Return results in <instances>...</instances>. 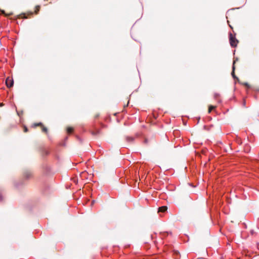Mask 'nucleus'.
Wrapping results in <instances>:
<instances>
[{"label": "nucleus", "instance_id": "obj_1", "mask_svg": "<svg viewBox=\"0 0 259 259\" xmlns=\"http://www.w3.org/2000/svg\"><path fill=\"white\" fill-rule=\"evenodd\" d=\"M229 42L231 46L235 48L237 46L238 40L236 38L235 34L233 35L232 33H229Z\"/></svg>", "mask_w": 259, "mask_h": 259}, {"label": "nucleus", "instance_id": "obj_2", "mask_svg": "<svg viewBox=\"0 0 259 259\" xmlns=\"http://www.w3.org/2000/svg\"><path fill=\"white\" fill-rule=\"evenodd\" d=\"M14 81L12 79L7 78L6 80V84L8 88H11L13 85Z\"/></svg>", "mask_w": 259, "mask_h": 259}, {"label": "nucleus", "instance_id": "obj_3", "mask_svg": "<svg viewBox=\"0 0 259 259\" xmlns=\"http://www.w3.org/2000/svg\"><path fill=\"white\" fill-rule=\"evenodd\" d=\"M126 141L128 143H133L135 141V138L133 137L126 136L125 137Z\"/></svg>", "mask_w": 259, "mask_h": 259}, {"label": "nucleus", "instance_id": "obj_4", "mask_svg": "<svg viewBox=\"0 0 259 259\" xmlns=\"http://www.w3.org/2000/svg\"><path fill=\"white\" fill-rule=\"evenodd\" d=\"M214 99L216 100L218 103L221 102V100L220 99V95L219 93H214Z\"/></svg>", "mask_w": 259, "mask_h": 259}, {"label": "nucleus", "instance_id": "obj_5", "mask_svg": "<svg viewBox=\"0 0 259 259\" xmlns=\"http://www.w3.org/2000/svg\"><path fill=\"white\" fill-rule=\"evenodd\" d=\"M167 206H161V207H159L158 211L159 212H165L167 210Z\"/></svg>", "mask_w": 259, "mask_h": 259}, {"label": "nucleus", "instance_id": "obj_6", "mask_svg": "<svg viewBox=\"0 0 259 259\" xmlns=\"http://www.w3.org/2000/svg\"><path fill=\"white\" fill-rule=\"evenodd\" d=\"M235 63V61H234V62H233V67H232V72L231 73V74L232 75V77L234 78H237L235 75V73H234V70H235V66H234V63Z\"/></svg>", "mask_w": 259, "mask_h": 259}, {"label": "nucleus", "instance_id": "obj_7", "mask_svg": "<svg viewBox=\"0 0 259 259\" xmlns=\"http://www.w3.org/2000/svg\"><path fill=\"white\" fill-rule=\"evenodd\" d=\"M42 125H43V124L41 122H38V123H34L32 125V127H35L36 126H41Z\"/></svg>", "mask_w": 259, "mask_h": 259}, {"label": "nucleus", "instance_id": "obj_8", "mask_svg": "<svg viewBox=\"0 0 259 259\" xmlns=\"http://www.w3.org/2000/svg\"><path fill=\"white\" fill-rule=\"evenodd\" d=\"M41 130L43 132L47 134L48 133V129L46 127H45L44 125L41 126Z\"/></svg>", "mask_w": 259, "mask_h": 259}, {"label": "nucleus", "instance_id": "obj_9", "mask_svg": "<svg viewBox=\"0 0 259 259\" xmlns=\"http://www.w3.org/2000/svg\"><path fill=\"white\" fill-rule=\"evenodd\" d=\"M40 10V6H36L35 7V13L36 14H38L39 11Z\"/></svg>", "mask_w": 259, "mask_h": 259}, {"label": "nucleus", "instance_id": "obj_10", "mask_svg": "<svg viewBox=\"0 0 259 259\" xmlns=\"http://www.w3.org/2000/svg\"><path fill=\"white\" fill-rule=\"evenodd\" d=\"M215 108V106L210 105L208 108V113H210L211 110Z\"/></svg>", "mask_w": 259, "mask_h": 259}, {"label": "nucleus", "instance_id": "obj_11", "mask_svg": "<svg viewBox=\"0 0 259 259\" xmlns=\"http://www.w3.org/2000/svg\"><path fill=\"white\" fill-rule=\"evenodd\" d=\"M73 128L70 127H68L67 129V131L68 134L72 133V132H73Z\"/></svg>", "mask_w": 259, "mask_h": 259}, {"label": "nucleus", "instance_id": "obj_12", "mask_svg": "<svg viewBox=\"0 0 259 259\" xmlns=\"http://www.w3.org/2000/svg\"><path fill=\"white\" fill-rule=\"evenodd\" d=\"M24 132L25 133H26V132H28V128H27V127L26 126H24Z\"/></svg>", "mask_w": 259, "mask_h": 259}, {"label": "nucleus", "instance_id": "obj_13", "mask_svg": "<svg viewBox=\"0 0 259 259\" xmlns=\"http://www.w3.org/2000/svg\"><path fill=\"white\" fill-rule=\"evenodd\" d=\"M0 12H1L2 14H5V11L4 10H0Z\"/></svg>", "mask_w": 259, "mask_h": 259}, {"label": "nucleus", "instance_id": "obj_14", "mask_svg": "<svg viewBox=\"0 0 259 259\" xmlns=\"http://www.w3.org/2000/svg\"><path fill=\"white\" fill-rule=\"evenodd\" d=\"M0 201H3V197H2V195H0Z\"/></svg>", "mask_w": 259, "mask_h": 259}, {"label": "nucleus", "instance_id": "obj_15", "mask_svg": "<svg viewBox=\"0 0 259 259\" xmlns=\"http://www.w3.org/2000/svg\"><path fill=\"white\" fill-rule=\"evenodd\" d=\"M244 84L247 87H249V84L247 83H244Z\"/></svg>", "mask_w": 259, "mask_h": 259}, {"label": "nucleus", "instance_id": "obj_16", "mask_svg": "<svg viewBox=\"0 0 259 259\" xmlns=\"http://www.w3.org/2000/svg\"><path fill=\"white\" fill-rule=\"evenodd\" d=\"M144 142L145 143H147L148 142V141L147 139H145Z\"/></svg>", "mask_w": 259, "mask_h": 259}]
</instances>
